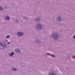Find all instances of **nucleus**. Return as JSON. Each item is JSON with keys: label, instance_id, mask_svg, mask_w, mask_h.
Returning a JSON list of instances; mask_svg holds the SVG:
<instances>
[{"label": "nucleus", "instance_id": "nucleus-1", "mask_svg": "<svg viewBox=\"0 0 75 75\" xmlns=\"http://www.w3.org/2000/svg\"><path fill=\"white\" fill-rule=\"evenodd\" d=\"M0 45L1 47H2L3 48H6L7 47V45L4 43L0 42Z\"/></svg>", "mask_w": 75, "mask_h": 75}, {"label": "nucleus", "instance_id": "nucleus-2", "mask_svg": "<svg viewBox=\"0 0 75 75\" xmlns=\"http://www.w3.org/2000/svg\"><path fill=\"white\" fill-rule=\"evenodd\" d=\"M17 35L19 37H21L23 36V33L22 32H18L17 34Z\"/></svg>", "mask_w": 75, "mask_h": 75}, {"label": "nucleus", "instance_id": "nucleus-3", "mask_svg": "<svg viewBox=\"0 0 75 75\" xmlns=\"http://www.w3.org/2000/svg\"><path fill=\"white\" fill-rule=\"evenodd\" d=\"M15 51L16 52H18L19 53H20L21 52V50L18 48H17L15 50Z\"/></svg>", "mask_w": 75, "mask_h": 75}, {"label": "nucleus", "instance_id": "nucleus-4", "mask_svg": "<svg viewBox=\"0 0 75 75\" xmlns=\"http://www.w3.org/2000/svg\"><path fill=\"white\" fill-rule=\"evenodd\" d=\"M37 26L39 27L40 30H42V26L41 25V24H39Z\"/></svg>", "mask_w": 75, "mask_h": 75}, {"label": "nucleus", "instance_id": "nucleus-5", "mask_svg": "<svg viewBox=\"0 0 75 75\" xmlns=\"http://www.w3.org/2000/svg\"><path fill=\"white\" fill-rule=\"evenodd\" d=\"M10 17H9L8 16H7L6 17L5 20H10Z\"/></svg>", "mask_w": 75, "mask_h": 75}, {"label": "nucleus", "instance_id": "nucleus-6", "mask_svg": "<svg viewBox=\"0 0 75 75\" xmlns=\"http://www.w3.org/2000/svg\"><path fill=\"white\" fill-rule=\"evenodd\" d=\"M13 55H14V53L13 52H12L11 54H9V56L11 57H13Z\"/></svg>", "mask_w": 75, "mask_h": 75}, {"label": "nucleus", "instance_id": "nucleus-7", "mask_svg": "<svg viewBox=\"0 0 75 75\" xmlns=\"http://www.w3.org/2000/svg\"><path fill=\"white\" fill-rule=\"evenodd\" d=\"M12 69V70L13 71H16V69L15 68L13 67Z\"/></svg>", "mask_w": 75, "mask_h": 75}, {"label": "nucleus", "instance_id": "nucleus-8", "mask_svg": "<svg viewBox=\"0 0 75 75\" xmlns=\"http://www.w3.org/2000/svg\"><path fill=\"white\" fill-rule=\"evenodd\" d=\"M3 10V8L1 7H0V10L1 11H2V10Z\"/></svg>", "mask_w": 75, "mask_h": 75}, {"label": "nucleus", "instance_id": "nucleus-9", "mask_svg": "<svg viewBox=\"0 0 75 75\" xmlns=\"http://www.w3.org/2000/svg\"><path fill=\"white\" fill-rule=\"evenodd\" d=\"M10 37V35H7L6 36V38H9V37Z\"/></svg>", "mask_w": 75, "mask_h": 75}, {"label": "nucleus", "instance_id": "nucleus-10", "mask_svg": "<svg viewBox=\"0 0 75 75\" xmlns=\"http://www.w3.org/2000/svg\"><path fill=\"white\" fill-rule=\"evenodd\" d=\"M51 56L52 57H55V56L53 54H52Z\"/></svg>", "mask_w": 75, "mask_h": 75}, {"label": "nucleus", "instance_id": "nucleus-11", "mask_svg": "<svg viewBox=\"0 0 75 75\" xmlns=\"http://www.w3.org/2000/svg\"><path fill=\"white\" fill-rule=\"evenodd\" d=\"M50 75H54V74L50 73Z\"/></svg>", "mask_w": 75, "mask_h": 75}, {"label": "nucleus", "instance_id": "nucleus-12", "mask_svg": "<svg viewBox=\"0 0 75 75\" xmlns=\"http://www.w3.org/2000/svg\"><path fill=\"white\" fill-rule=\"evenodd\" d=\"M61 20V19L60 17H59V18L58 19V20Z\"/></svg>", "mask_w": 75, "mask_h": 75}, {"label": "nucleus", "instance_id": "nucleus-13", "mask_svg": "<svg viewBox=\"0 0 75 75\" xmlns=\"http://www.w3.org/2000/svg\"><path fill=\"white\" fill-rule=\"evenodd\" d=\"M73 38L75 39V35L73 36Z\"/></svg>", "mask_w": 75, "mask_h": 75}, {"label": "nucleus", "instance_id": "nucleus-14", "mask_svg": "<svg viewBox=\"0 0 75 75\" xmlns=\"http://www.w3.org/2000/svg\"><path fill=\"white\" fill-rule=\"evenodd\" d=\"M16 21L17 22L16 23H18V21Z\"/></svg>", "mask_w": 75, "mask_h": 75}, {"label": "nucleus", "instance_id": "nucleus-15", "mask_svg": "<svg viewBox=\"0 0 75 75\" xmlns=\"http://www.w3.org/2000/svg\"><path fill=\"white\" fill-rule=\"evenodd\" d=\"M10 42H8V44H9Z\"/></svg>", "mask_w": 75, "mask_h": 75}, {"label": "nucleus", "instance_id": "nucleus-16", "mask_svg": "<svg viewBox=\"0 0 75 75\" xmlns=\"http://www.w3.org/2000/svg\"><path fill=\"white\" fill-rule=\"evenodd\" d=\"M37 19H38V18H37L36 19V20H37Z\"/></svg>", "mask_w": 75, "mask_h": 75}]
</instances>
